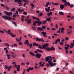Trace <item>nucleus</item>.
Listing matches in <instances>:
<instances>
[{
    "label": "nucleus",
    "instance_id": "7ed1b4c3",
    "mask_svg": "<svg viewBox=\"0 0 74 74\" xmlns=\"http://www.w3.org/2000/svg\"><path fill=\"white\" fill-rule=\"evenodd\" d=\"M2 18H4L7 20H12V18L10 16L3 15L2 16Z\"/></svg>",
    "mask_w": 74,
    "mask_h": 74
},
{
    "label": "nucleus",
    "instance_id": "052dcab7",
    "mask_svg": "<svg viewBox=\"0 0 74 74\" xmlns=\"http://www.w3.org/2000/svg\"><path fill=\"white\" fill-rule=\"evenodd\" d=\"M26 4H27V3H25L24 4L23 7H25V6L26 5Z\"/></svg>",
    "mask_w": 74,
    "mask_h": 74
},
{
    "label": "nucleus",
    "instance_id": "338daca9",
    "mask_svg": "<svg viewBox=\"0 0 74 74\" xmlns=\"http://www.w3.org/2000/svg\"><path fill=\"white\" fill-rule=\"evenodd\" d=\"M54 10H55L54 8H53L52 9H51V11H54Z\"/></svg>",
    "mask_w": 74,
    "mask_h": 74
},
{
    "label": "nucleus",
    "instance_id": "f03ea898",
    "mask_svg": "<svg viewBox=\"0 0 74 74\" xmlns=\"http://www.w3.org/2000/svg\"><path fill=\"white\" fill-rule=\"evenodd\" d=\"M52 60H50L48 61V63H49V64H50V67H53V66H56V64L55 63H52V61H51Z\"/></svg>",
    "mask_w": 74,
    "mask_h": 74
},
{
    "label": "nucleus",
    "instance_id": "aec40b11",
    "mask_svg": "<svg viewBox=\"0 0 74 74\" xmlns=\"http://www.w3.org/2000/svg\"><path fill=\"white\" fill-rule=\"evenodd\" d=\"M51 17L47 18L46 19V21L48 22H49V21H51Z\"/></svg>",
    "mask_w": 74,
    "mask_h": 74
},
{
    "label": "nucleus",
    "instance_id": "c756f323",
    "mask_svg": "<svg viewBox=\"0 0 74 74\" xmlns=\"http://www.w3.org/2000/svg\"><path fill=\"white\" fill-rule=\"evenodd\" d=\"M71 33H72L71 31H69L67 32V34H68V35H69V34H71Z\"/></svg>",
    "mask_w": 74,
    "mask_h": 74
},
{
    "label": "nucleus",
    "instance_id": "2f4dec72",
    "mask_svg": "<svg viewBox=\"0 0 74 74\" xmlns=\"http://www.w3.org/2000/svg\"><path fill=\"white\" fill-rule=\"evenodd\" d=\"M69 47H64V49L65 50H68V49H69Z\"/></svg>",
    "mask_w": 74,
    "mask_h": 74
},
{
    "label": "nucleus",
    "instance_id": "6e6d98bb",
    "mask_svg": "<svg viewBox=\"0 0 74 74\" xmlns=\"http://www.w3.org/2000/svg\"><path fill=\"white\" fill-rule=\"evenodd\" d=\"M62 1L63 3H66V0H62Z\"/></svg>",
    "mask_w": 74,
    "mask_h": 74
},
{
    "label": "nucleus",
    "instance_id": "13d9d810",
    "mask_svg": "<svg viewBox=\"0 0 74 74\" xmlns=\"http://www.w3.org/2000/svg\"><path fill=\"white\" fill-rule=\"evenodd\" d=\"M14 47H18V45L17 44H14Z\"/></svg>",
    "mask_w": 74,
    "mask_h": 74
},
{
    "label": "nucleus",
    "instance_id": "dca6fc26",
    "mask_svg": "<svg viewBox=\"0 0 74 74\" xmlns=\"http://www.w3.org/2000/svg\"><path fill=\"white\" fill-rule=\"evenodd\" d=\"M32 18L33 19H35L36 20H37V21H40V19L39 18H37L36 17L34 16H32Z\"/></svg>",
    "mask_w": 74,
    "mask_h": 74
},
{
    "label": "nucleus",
    "instance_id": "c9c22d12",
    "mask_svg": "<svg viewBox=\"0 0 74 74\" xmlns=\"http://www.w3.org/2000/svg\"><path fill=\"white\" fill-rule=\"evenodd\" d=\"M47 22V21H42V24H45V23H46Z\"/></svg>",
    "mask_w": 74,
    "mask_h": 74
},
{
    "label": "nucleus",
    "instance_id": "c03bdc74",
    "mask_svg": "<svg viewBox=\"0 0 74 74\" xmlns=\"http://www.w3.org/2000/svg\"><path fill=\"white\" fill-rule=\"evenodd\" d=\"M61 30V29H60V28L59 29V30L58 31V32H57V33H60V30Z\"/></svg>",
    "mask_w": 74,
    "mask_h": 74
},
{
    "label": "nucleus",
    "instance_id": "cd10ccee",
    "mask_svg": "<svg viewBox=\"0 0 74 74\" xmlns=\"http://www.w3.org/2000/svg\"><path fill=\"white\" fill-rule=\"evenodd\" d=\"M10 35L12 37H16V35H14L12 33Z\"/></svg>",
    "mask_w": 74,
    "mask_h": 74
},
{
    "label": "nucleus",
    "instance_id": "c85d7f7f",
    "mask_svg": "<svg viewBox=\"0 0 74 74\" xmlns=\"http://www.w3.org/2000/svg\"><path fill=\"white\" fill-rule=\"evenodd\" d=\"M51 51H54L55 50V49L53 48V47L52 46L51 48H50Z\"/></svg>",
    "mask_w": 74,
    "mask_h": 74
},
{
    "label": "nucleus",
    "instance_id": "4c0bfd02",
    "mask_svg": "<svg viewBox=\"0 0 74 74\" xmlns=\"http://www.w3.org/2000/svg\"><path fill=\"white\" fill-rule=\"evenodd\" d=\"M66 4H67L69 6L70 5V3L68 2H66Z\"/></svg>",
    "mask_w": 74,
    "mask_h": 74
},
{
    "label": "nucleus",
    "instance_id": "37998d69",
    "mask_svg": "<svg viewBox=\"0 0 74 74\" xmlns=\"http://www.w3.org/2000/svg\"><path fill=\"white\" fill-rule=\"evenodd\" d=\"M29 47L30 48H32V44H29Z\"/></svg>",
    "mask_w": 74,
    "mask_h": 74
},
{
    "label": "nucleus",
    "instance_id": "5701e85b",
    "mask_svg": "<svg viewBox=\"0 0 74 74\" xmlns=\"http://www.w3.org/2000/svg\"><path fill=\"white\" fill-rule=\"evenodd\" d=\"M36 50H37L38 52H40V53H42L43 52V51H42L41 50H40V49H36Z\"/></svg>",
    "mask_w": 74,
    "mask_h": 74
},
{
    "label": "nucleus",
    "instance_id": "393cba45",
    "mask_svg": "<svg viewBox=\"0 0 74 74\" xmlns=\"http://www.w3.org/2000/svg\"><path fill=\"white\" fill-rule=\"evenodd\" d=\"M5 46H6V47H10V45L9 44H8L7 43H5Z\"/></svg>",
    "mask_w": 74,
    "mask_h": 74
},
{
    "label": "nucleus",
    "instance_id": "f3484780",
    "mask_svg": "<svg viewBox=\"0 0 74 74\" xmlns=\"http://www.w3.org/2000/svg\"><path fill=\"white\" fill-rule=\"evenodd\" d=\"M37 30H40V31H42V28L40 27H38L37 28Z\"/></svg>",
    "mask_w": 74,
    "mask_h": 74
},
{
    "label": "nucleus",
    "instance_id": "4468645a",
    "mask_svg": "<svg viewBox=\"0 0 74 74\" xmlns=\"http://www.w3.org/2000/svg\"><path fill=\"white\" fill-rule=\"evenodd\" d=\"M65 29L63 27L61 28V33H63V34H64V30Z\"/></svg>",
    "mask_w": 74,
    "mask_h": 74
},
{
    "label": "nucleus",
    "instance_id": "b1692460",
    "mask_svg": "<svg viewBox=\"0 0 74 74\" xmlns=\"http://www.w3.org/2000/svg\"><path fill=\"white\" fill-rule=\"evenodd\" d=\"M52 4L54 5H59V3H54L53 2H52Z\"/></svg>",
    "mask_w": 74,
    "mask_h": 74
},
{
    "label": "nucleus",
    "instance_id": "9d476101",
    "mask_svg": "<svg viewBox=\"0 0 74 74\" xmlns=\"http://www.w3.org/2000/svg\"><path fill=\"white\" fill-rule=\"evenodd\" d=\"M41 56V55L40 53H38L35 56H36L37 58H40V57Z\"/></svg>",
    "mask_w": 74,
    "mask_h": 74
},
{
    "label": "nucleus",
    "instance_id": "0eeeda50",
    "mask_svg": "<svg viewBox=\"0 0 74 74\" xmlns=\"http://www.w3.org/2000/svg\"><path fill=\"white\" fill-rule=\"evenodd\" d=\"M34 22L35 23H38V26H40V25H41V24H42V22H41V21H34Z\"/></svg>",
    "mask_w": 74,
    "mask_h": 74
},
{
    "label": "nucleus",
    "instance_id": "bf43d9fd",
    "mask_svg": "<svg viewBox=\"0 0 74 74\" xmlns=\"http://www.w3.org/2000/svg\"><path fill=\"white\" fill-rule=\"evenodd\" d=\"M21 66H23V65H25V63L24 62H23L22 63H21Z\"/></svg>",
    "mask_w": 74,
    "mask_h": 74
},
{
    "label": "nucleus",
    "instance_id": "9b49d317",
    "mask_svg": "<svg viewBox=\"0 0 74 74\" xmlns=\"http://www.w3.org/2000/svg\"><path fill=\"white\" fill-rule=\"evenodd\" d=\"M49 9H50V7H48V9L47 8H45V10L47 12H49L50 11V10Z\"/></svg>",
    "mask_w": 74,
    "mask_h": 74
},
{
    "label": "nucleus",
    "instance_id": "f8f14e48",
    "mask_svg": "<svg viewBox=\"0 0 74 74\" xmlns=\"http://www.w3.org/2000/svg\"><path fill=\"white\" fill-rule=\"evenodd\" d=\"M60 10H63V8H64V6L63 5L60 4Z\"/></svg>",
    "mask_w": 74,
    "mask_h": 74
},
{
    "label": "nucleus",
    "instance_id": "69168bd1",
    "mask_svg": "<svg viewBox=\"0 0 74 74\" xmlns=\"http://www.w3.org/2000/svg\"><path fill=\"white\" fill-rule=\"evenodd\" d=\"M7 57H10V54H7L6 55Z\"/></svg>",
    "mask_w": 74,
    "mask_h": 74
},
{
    "label": "nucleus",
    "instance_id": "4be33fe9",
    "mask_svg": "<svg viewBox=\"0 0 74 74\" xmlns=\"http://www.w3.org/2000/svg\"><path fill=\"white\" fill-rule=\"evenodd\" d=\"M59 15H64V13L62 12H59Z\"/></svg>",
    "mask_w": 74,
    "mask_h": 74
},
{
    "label": "nucleus",
    "instance_id": "bb28decb",
    "mask_svg": "<svg viewBox=\"0 0 74 74\" xmlns=\"http://www.w3.org/2000/svg\"><path fill=\"white\" fill-rule=\"evenodd\" d=\"M29 40H26L25 42H24V43L25 44H29Z\"/></svg>",
    "mask_w": 74,
    "mask_h": 74
},
{
    "label": "nucleus",
    "instance_id": "8fccbe9b",
    "mask_svg": "<svg viewBox=\"0 0 74 74\" xmlns=\"http://www.w3.org/2000/svg\"><path fill=\"white\" fill-rule=\"evenodd\" d=\"M18 4H19L18 5V6H21V5H22V3H18Z\"/></svg>",
    "mask_w": 74,
    "mask_h": 74
},
{
    "label": "nucleus",
    "instance_id": "412c9836",
    "mask_svg": "<svg viewBox=\"0 0 74 74\" xmlns=\"http://www.w3.org/2000/svg\"><path fill=\"white\" fill-rule=\"evenodd\" d=\"M27 21L28 23L29 24L31 23V21H32V20L31 19H30V20L28 19L27 20Z\"/></svg>",
    "mask_w": 74,
    "mask_h": 74
},
{
    "label": "nucleus",
    "instance_id": "7c9ffc66",
    "mask_svg": "<svg viewBox=\"0 0 74 74\" xmlns=\"http://www.w3.org/2000/svg\"><path fill=\"white\" fill-rule=\"evenodd\" d=\"M22 3V1L21 0H18V4H19V3Z\"/></svg>",
    "mask_w": 74,
    "mask_h": 74
},
{
    "label": "nucleus",
    "instance_id": "473e14b6",
    "mask_svg": "<svg viewBox=\"0 0 74 74\" xmlns=\"http://www.w3.org/2000/svg\"><path fill=\"white\" fill-rule=\"evenodd\" d=\"M43 29H45L46 28V26H42L41 27Z\"/></svg>",
    "mask_w": 74,
    "mask_h": 74
},
{
    "label": "nucleus",
    "instance_id": "6ab92c4d",
    "mask_svg": "<svg viewBox=\"0 0 74 74\" xmlns=\"http://www.w3.org/2000/svg\"><path fill=\"white\" fill-rule=\"evenodd\" d=\"M41 34H42L43 36H45V35H47V33L45 32H41Z\"/></svg>",
    "mask_w": 74,
    "mask_h": 74
},
{
    "label": "nucleus",
    "instance_id": "49530a36",
    "mask_svg": "<svg viewBox=\"0 0 74 74\" xmlns=\"http://www.w3.org/2000/svg\"><path fill=\"white\" fill-rule=\"evenodd\" d=\"M69 29H73V27H72V26H71V25L69 26Z\"/></svg>",
    "mask_w": 74,
    "mask_h": 74
},
{
    "label": "nucleus",
    "instance_id": "4d7b16f0",
    "mask_svg": "<svg viewBox=\"0 0 74 74\" xmlns=\"http://www.w3.org/2000/svg\"><path fill=\"white\" fill-rule=\"evenodd\" d=\"M23 14H24V15H26L27 14V12H24Z\"/></svg>",
    "mask_w": 74,
    "mask_h": 74
},
{
    "label": "nucleus",
    "instance_id": "a211bd4d",
    "mask_svg": "<svg viewBox=\"0 0 74 74\" xmlns=\"http://www.w3.org/2000/svg\"><path fill=\"white\" fill-rule=\"evenodd\" d=\"M29 54H30V55H32V56H35V55L33 53V52H32V51H29Z\"/></svg>",
    "mask_w": 74,
    "mask_h": 74
},
{
    "label": "nucleus",
    "instance_id": "1a4fd4ad",
    "mask_svg": "<svg viewBox=\"0 0 74 74\" xmlns=\"http://www.w3.org/2000/svg\"><path fill=\"white\" fill-rule=\"evenodd\" d=\"M60 42V38H58L56 40V41L55 42V43L56 44L58 43V42Z\"/></svg>",
    "mask_w": 74,
    "mask_h": 74
},
{
    "label": "nucleus",
    "instance_id": "72a5a7b5",
    "mask_svg": "<svg viewBox=\"0 0 74 74\" xmlns=\"http://www.w3.org/2000/svg\"><path fill=\"white\" fill-rule=\"evenodd\" d=\"M23 1H24V2H26V3H28L29 2V0H23Z\"/></svg>",
    "mask_w": 74,
    "mask_h": 74
},
{
    "label": "nucleus",
    "instance_id": "864d4df0",
    "mask_svg": "<svg viewBox=\"0 0 74 74\" xmlns=\"http://www.w3.org/2000/svg\"><path fill=\"white\" fill-rule=\"evenodd\" d=\"M51 29L52 30H56V28H51Z\"/></svg>",
    "mask_w": 74,
    "mask_h": 74
},
{
    "label": "nucleus",
    "instance_id": "5fc2aeb1",
    "mask_svg": "<svg viewBox=\"0 0 74 74\" xmlns=\"http://www.w3.org/2000/svg\"><path fill=\"white\" fill-rule=\"evenodd\" d=\"M11 11H15V8L11 9Z\"/></svg>",
    "mask_w": 74,
    "mask_h": 74
},
{
    "label": "nucleus",
    "instance_id": "a19ab883",
    "mask_svg": "<svg viewBox=\"0 0 74 74\" xmlns=\"http://www.w3.org/2000/svg\"><path fill=\"white\" fill-rule=\"evenodd\" d=\"M65 51L66 54H68V53H69V51H68L67 50H65Z\"/></svg>",
    "mask_w": 74,
    "mask_h": 74
},
{
    "label": "nucleus",
    "instance_id": "f257e3e1",
    "mask_svg": "<svg viewBox=\"0 0 74 74\" xmlns=\"http://www.w3.org/2000/svg\"><path fill=\"white\" fill-rule=\"evenodd\" d=\"M43 43L42 44V45L43 48L45 49V50H47V51H51V48H49V47H47L48 46V45H49V43H46L43 45Z\"/></svg>",
    "mask_w": 74,
    "mask_h": 74
},
{
    "label": "nucleus",
    "instance_id": "680f3d73",
    "mask_svg": "<svg viewBox=\"0 0 74 74\" xmlns=\"http://www.w3.org/2000/svg\"><path fill=\"white\" fill-rule=\"evenodd\" d=\"M29 64H30V63H29V62H27V63H26V64H27V65H29Z\"/></svg>",
    "mask_w": 74,
    "mask_h": 74
},
{
    "label": "nucleus",
    "instance_id": "09e8293b",
    "mask_svg": "<svg viewBox=\"0 0 74 74\" xmlns=\"http://www.w3.org/2000/svg\"><path fill=\"white\" fill-rule=\"evenodd\" d=\"M11 56L12 57V58H16V56H15L13 55H11Z\"/></svg>",
    "mask_w": 74,
    "mask_h": 74
},
{
    "label": "nucleus",
    "instance_id": "39448f33",
    "mask_svg": "<svg viewBox=\"0 0 74 74\" xmlns=\"http://www.w3.org/2000/svg\"><path fill=\"white\" fill-rule=\"evenodd\" d=\"M36 41H42V42H45V41L44 40V39L42 38H36Z\"/></svg>",
    "mask_w": 74,
    "mask_h": 74
},
{
    "label": "nucleus",
    "instance_id": "e2e57ef3",
    "mask_svg": "<svg viewBox=\"0 0 74 74\" xmlns=\"http://www.w3.org/2000/svg\"><path fill=\"white\" fill-rule=\"evenodd\" d=\"M64 39L63 38H62L61 40L62 42H63V41H64Z\"/></svg>",
    "mask_w": 74,
    "mask_h": 74
},
{
    "label": "nucleus",
    "instance_id": "2eb2a0df",
    "mask_svg": "<svg viewBox=\"0 0 74 74\" xmlns=\"http://www.w3.org/2000/svg\"><path fill=\"white\" fill-rule=\"evenodd\" d=\"M51 15H52V12H50L49 13H48L47 14V16H49Z\"/></svg>",
    "mask_w": 74,
    "mask_h": 74
},
{
    "label": "nucleus",
    "instance_id": "f704fd0d",
    "mask_svg": "<svg viewBox=\"0 0 74 74\" xmlns=\"http://www.w3.org/2000/svg\"><path fill=\"white\" fill-rule=\"evenodd\" d=\"M22 56L23 58H25V54L24 53L22 55Z\"/></svg>",
    "mask_w": 74,
    "mask_h": 74
},
{
    "label": "nucleus",
    "instance_id": "6e6552de",
    "mask_svg": "<svg viewBox=\"0 0 74 74\" xmlns=\"http://www.w3.org/2000/svg\"><path fill=\"white\" fill-rule=\"evenodd\" d=\"M6 33L7 34H9L10 35L12 33L11 32V30H10V29H9L8 31H6Z\"/></svg>",
    "mask_w": 74,
    "mask_h": 74
},
{
    "label": "nucleus",
    "instance_id": "0e129e2a",
    "mask_svg": "<svg viewBox=\"0 0 74 74\" xmlns=\"http://www.w3.org/2000/svg\"><path fill=\"white\" fill-rule=\"evenodd\" d=\"M16 41H17V42H20V40H18V39L17 38L16 39Z\"/></svg>",
    "mask_w": 74,
    "mask_h": 74
},
{
    "label": "nucleus",
    "instance_id": "e433bc0d",
    "mask_svg": "<svg viewBox=\"0 0 74 74\" xmlns=\"http://www.w3.org/2000/svg\"><path fill=\"white\" fill-rule=\"evenodd\" d=\"M0 33H2V34H3V33H4V32L1 30H0Z\"/></svg>",
    "mask_w": 74,
    "mask_h": 74
},
{
    "label": "nucleus",
    "instance_id": "58836bf2",
    "mask_svg": "<svg viewBox=\"0 0 74 74\" xmlns=\"http://www.w3.org/2000/svg\"><path fill=\"white\" fill-rule=\"evenodd\" d=\"M34 69V68L33 67L31 68V67L29 68V69L30 70H33V69Z\"/></svg>",
    "mask_w": 74,
    "mask_h": 74
},
{
    "label": "nucleus",
    "instance_id": "423d86ee",
    "mask_svg": "<svg viewBox=\"0 0 74 74\" xmlns=\"http://www.w3.org/2000/svg\"><path fill=\"white\" fill-rule=\"evenodd\" d=\"M4 12L8 16H10L11 15H12V13L11 12H8L6 11H5Z\"/></svg>",
    "mask_w": 74,
    "mask_h": 74
},
{
    "label": "nucleus",
    "instance_id": "a18cd8bd",
    "mask_svg": "<svg viewBox=\"0 0 74 74\" xmlns=\"http://www.w3.org/2000/svg\"><path fill=\"white\" fill-rule=\"evenodd\" d=\"M66 16L68 18H71V15H68Z\"/></svg>",
    "mask_w": 74,
    "mask_h": 74
},
{
    "label": "nucleus",
    "instance_id": "de8ad7c7",
    "mask_svg": "<svg viewBox=\"0 0 74 74\" xmlns=\"http://www.w3.org/2000/svg\"><path fill=\"white\" fill-rule=\"evenodd\" d=\"M6 9L7 10H10V8H9V7L7 6L6 7Z\"/></svg>",
    "mask_w": 74,
    "mask_h": 74
},
{
    "label": "nucleus",
    "instance_id": "79ce46f5",
    "mask_svg": "<svg viewBox=\"0 0 74 74\" xmlns=\"http://www.w3.org/2000/svg\"><path fill=\"white\" fill-rule=\"evenodd\" d=\"M17 67L18 68V69H20L21 67V65H18L17 66Z\"/></svg>",
    "mask_w": 74,
    "mask_h": 74
},
{
    "label": "nucleus",
    "instance_id": "20e7f679",
    "mask_svg": "<svg viewBox=\"0 0 74 74\" xmlns=\"http://www.w3.org/2000/svg\"><path fill=\"white\" fill-rule=\"evenodd\" d=\"M52 57L50 56H48L45 57V60L46 62H47L50 60H52Z\"/></svg>",
    "mask_w": 74,
    "mask_h": 74
},
{
    "label": "nucleus",
    "instance_id": "3c124183",
    "mask_svg": "<svg viewBox=\"0 0 74 74\" xmlns=\"http://www.w3.org/2000/svg\"><path fill=\"white\" fill-rule=\"evenodd\" d=\"M39 48H40V49H43L42 47L40 46V45L38 46Z\"/></svg>",
    "mask_w": 74,
    "mask_h": 74
},
{
    "label": "nucleus",
    "instance_id": "a878e982",
    "mask_svg": "<svg viewBox=\"0 0 74 74\" xmlns=\"http://www.w3.org/2000/svg\"><path fill=\"white\" fill-rule=\"evenodd\" d=\"M12 23H13V24L15 26H17V24L16 23V22L14 21H12Z\"/></svg>",
    "mask_w": 74,
    "mask_h": 74
},
{
    "label": "nucleus",
    "instance_id": "ddd939ff",
    "mask_svg": "<svg viewBox=\"0 0 74 74\" xmlns=\"http://www.w3.org/2000/svg\"><path fill=\"white\" fill-rule=\"evenodd\" d=\"M51 5V4L50 3L48 2L46 3V5H45V7H48V5Z\"/></svg>",
    "mask_w": 74,
    "mask_h": 74
},
{
    "label": "nucleus",
    "instance_id": "ea45409f",
    "mask_svg": "<svg viewBox=\"0 0 74 74\" xmlns=\"http://www.w3.org/2000/svg\"><path fill=\"white\" fill-rule=\"evenodd\" d=\"M31 5L32 7H34V5L33 3H31Z\"/></svg>",
    "mask_w": 74,
    "mask_h": 74
},
{
    "label": "nucleus",
    "instance_id": "774afa93",
    "mask_svg": "<svg viewBox=\"0 0 74 74\" xmlns=\"http://www.w3.org/2000/svg\"><path fill=\"white\" fill-rule=\"evenodd\" d=\"M18 44L19 45H22V44H23L22 43V42H20Z\"/></svg>",
    "mask_w": 74,
    "mask_h": 74
},
{
    "label": "nucleus",
    "instance_id": "603ef678",
    "mask_svg": "<svg viewBox=\"0 0 74 74\" xmlns=\"http://www.w3.org/2000/svg\"><path fill=\"white\" fill-rule=\"evenodd\" d=\"M65 39L66 40H67V41H68V40H69V38H68L67 37H65Z\"/></svg>",
    "mask_w": 74,
    "mask_h": 74
}]
</instances>
